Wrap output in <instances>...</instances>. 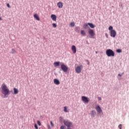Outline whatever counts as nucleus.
Masks as SVG:
<instances>
[{
    "instance_id": "1",
    "label": "nucleus",
    "mask_w": 129,
    "mask_h": 129,
    "mask_svg": "<svg viewBox=\"0 0 129 129\" xmlns=\"http://www.w3.org/2000/svg\"><path fill=\"white\" fill-rule=\"evenodd\" d=\"M2 88L3 94L5 96L8 95L10 93V90L9 89L7 86L6 84H3L2 85Z\"/></svg>"
},
{
    "instance_id": "2",
    "label": "nucleus",
    "mask_w": 129,
    "mask_h": 129,
    "mask_svg": "<svg viewBox=\"0 0 129 129\" xmlns=\"http://www.w3.org/2000/svg\"><path fill=\"white\" fill-rule=\"evenodd\" d=\"M106 54L108 57H113L114 56L115 53L112 50L108 49L106 50Z\"/></svg>"
},
{
    "instance_id": "3",
    "label": "nucleus",
    "mask_w": 129,
    "mask_h": 129,
    "mask_svg": "<svg viewBox=\"0 0 129 129\" xmlns=\"http://www.w3.org/2000/svg\"><path fill=\"white\" fill-rule=\"evenodd\" d=\"M63 124H64V125L67 126L68 127H71L73 126L72 122L69 120H64Z\"/></svg>"
},
{
    "instance_id": "4",
    "label": "nucleus",
    "mask_w": 129,
    "mask_h": 129,
    "mask_svg": "<svg viewBox=\"0 0 129 129\" xmlns=\"http://www.w3.org/2000/svg\"><path fill=\"white\" fill-rule=\"evenodd\" d=\"M82 101L84 102V103L87 104L89 102V98L86 96H82Z\"/></svg>"
},
{
    "instance_id": "5",
    "label": "nucleus",
    "mask_w": 129,
    "mask_h": 129,
    "mask_svg": "<svg viewBox=\"0 0 129 129\" xmlns=\"http://www.w3.org/2000/svg\"><path fill=\"white\" fill-rule=\"evenodd\" d=\"M60 68H61V70H62L63 72H67L68 71V68L63 63L61 64Z\"/></svg>"
},
{
    "instance_id": "6",
    "label": "nucleus",
    "mask_w": 129,
    "mask_h": 129,
    "mask_svg": "<svg viewBox=\"0 0 129 129\" xmlns=\"http://www.w3.org/2000/svg\"><path fill=\"white\" fill-rule=\"evenodd\" d=\"M116 35V32L115 30H111L110 31V36L111 37L114 38Z\"/></svg>"
},
{
    "instance_id": "7",
    "label": "nucleus",
    "mask_w": 129,
    "mask_h": 129,
    "mask_svg": "<svg viewBox=\"0 0 129 129\" xmlns=\"http://www.w3.org/2000/svg\"><path fill=\"white\" fill-rule=\"evenodd\" d=\"M82 68V65L77 67V68H76V72H77V74H80L81 73Z\"/></svg>"
},
{
    "instance_id": "8",
    "label": "nucleus",
    "mask_w": 129,
    "mask_h": 129,
    "mask_svg": "<svg viewBox=\"0 0 129 129\" xmlns=\"http://www.w3.org/2000/svg\"><path fill=\"white\" fill-rule=\"evenodd\" d=\"M89 34H90V36H91V37H93L95 35V33L93 29H89Z\"/></svg>"
},
{
    "instance_id": "9",
    "label": "nucleus",
    "mask_w": 129,
    "mask_h": 129,
    "mask_svg": "<svg viewBox=\"0 0 129 129\" xmlns=\"http://www.w3.org/2000/svg\"><path fill=\"white\" fill-rule=\"evenodd\" d=\"M96 110L98 113H100L102 112V110L100 106L97 105L96 106Z\"/></svg>"
},
{
    "instance_id": "10",
    "label": "nucleus",
    "mask_w": 129,
    "mask_h": 129,
    "mask_svg": "<svg viewBox=\"0 0 129 129\" xmlns=\"http://www.w3.org/2000/svg\"><path fill=\"white\" fill-rule=\"evenodd\" d=\"M50 18H51V20L53 21H56L57 20V17L55 15L51 14V16H50Z\"/></svg>"
},
{
    "instance_id": "11",
    "label": "nucleus",
    "mask_w": 129,
    "mask_h": 129,
    "mask_svg": "<svg viewBox=\"0 0 129 129\" xmlns=\"http://www.w3.org/2000/svg\"><path fill=\"white\" fill-rule=\"evenodd\" d=\"M56 6H57V7H58V8L62 9L63 7V3L61 2H59L57 3Z\"/></svg>"
},
{
    "instance_id": "12",
    "label": "nucleus",
    "mask_w": 129,
    "mask_h": 129,
    "mask_svg": "<svg viewBox=\"0 0 129 129\" xmlns=\"http://www.w3.org/2000/svg\"><path fill=\"white\" fill-rule=\"evenodd\" d=\"M72 51H73V52H74V54L76 53L77 52V49L75 45L72 46Z\"/></svg>"
},
{
    "instance_id": "13",
    "label": "nucleus",
    "mask_w": 129,
    "mask_h": 129,
    "mask_svg": "<svg viewBox=\"0 0 129 129\" xmlns=\"http://www.w3.org/2000/svg\"><path fill=\"white\" fill-rule=\"evenodd\" d=\"M53 83H54V84L56 85H58L60 84V81L57 79H54L53 80Z\"/></svg>"
},
{
    "instance_id": "14",
    "label": "nucleus",
    "mask_w": 129,
    "mask_h": 129,
    "mask_svg": "<svg viewBox=\"0 0 129 129\" xmlns=\"http://www.w3.org/2000/svg\"><path fill=\"white\" fill-rule=\"evenodd\" d=\"M33 17H34V19H35V20H36L37 21H40V18L37 14H34V15H33Z\"/></svg>"
},
{
    "instance_id": "15",
    "label": "nucleus",
    "mask_w": 129,
    "mask_h": 129,
    "mask_svg": "<svg viewBox=\"0 0 129 129\" xmlns=\"http://www.w3.org/2000/svg\"><path fill=\"white\" fill-rule=\"evenodd\" d=\"M88 25L90 26V27L92 29L95 27V26L93 23H88Z\"/></svg>"
},
{
    "instance_id": "16",
    "label": "nucleus",
    "mask_w": 129,
    "mask_h": 129,
    "mask_svg": "<svg viewBox=\"0 0 129 129\" xmlns=\"http://www.w3.org/2000/svg\"><path fill=\"white\" fill-rule=\"evenodd\" d=\"M96 114V112L95 110H92L91 112V115L93 117H95V115Z\"/></svg>"
},
{
    "instance_id": "17",
    "label": "nucleus",
    "mask_w": 129,
    "mask_h": 129,
    "mask_svg": "<svg viewBox=\"0 0 129 129\" xmlns=\"http://www.w3.org/2000/svg\"><path fill=\"white\" fill-rule=\"evenodd\" d=\"M14 94L15 95H16V94H18V93H19V90L16 88H14Z\"/></svg>"
},
{
    "instance_id": "18",
    "label": "nucleus",
    "mask_w": 129,
    "mask_h": 129,
    "mask_svg": "<svg viewBox=\"0 0 129 129\" xmlns=\"http://www.w3.org/2000/svg\"><path fill=\"white\" fill-rule=\"evenodd\" d=\"M60 62L59 61H56L53 63L55 67L59 66Z\"/></svg>"
},
{
    "instance_id": "19",
    "label": "nucleus",
    "mask_w": 129,
    "mask_h": 129,
    "mask_svg": "<svg viewBox=\"0 0 129 129\" xmlns=\"http://www.w3.org/2000/svg\"><path fill=\"white\" fill-rule=\"evenodd\" d=\"M81 34H82V35L85 36L86 35L85 31L84 30H81Z\"/></svg>"
},
{
    "instance_id": "20",
    "label": "nucleus",
    "mask_w": 129,
    "mask_h": 129,
    "mask_svg": "<svg viewBox=\"0 0 129 129\" xmlns=\"http://www.w3.org/2000/svg\"><path fill=\"white\" fill-rule=\"evenodd\" d=\"M88 26V24H85V25H84V29H87Z\"/></svg>"
},
{
    "instance_id": "21",
    "label": "nucleus",
    "mask_w": 129,
    "mask_h": 129,
    "mask_svg": "<svg viewBox=\"0 0 129 129\" xmlns=\"http://www.w3.org/2000/svg\"><path fill=\"white\" fill-rule=\"evenodd\" d=\"M108 30L110 31L113 30V27L112 26H109V27H108Z\"/></svg>"
},
{
    "instance_id": "22",
    "label": "nucleus",
    "mask_w": 129,
    "mask_h": 129,
    "mask_svg": "<svg viewBox=\"0 0 129 129\" xmlns=\"http://www.w3.org/2000/svg\"><path fill=\"white\" fill-rule=\"evenodd\" d=\"M63 111H64V112H68V111L67 110V108L66 106H64L63 107Z\"/></svg>"
},
{
    "instance_id": "23",
    "label": "nucleus",
    "mask_w": 129,
    "mask_h": 129,
    "mask_svg": "<svg viewBox=\"0 0 129 129\" xmlns=\"http://www.w3.org/2000/svg\"><path fill=\"white\" fill-rule=\"evenodd\" d=\"M70 25L72 27H74L75 26V24L74 22H72L71 23Z\"/></svg>"
},
{
    "instance_id": "24",
    "label": "nucleus",
    "mask_w": 129,
    "mask_h": 129,
    "mask_svg": "<svg viewBox=\"0 0 129 129\" xmlns=\"http://www.w3.org/2000/svg\"><path fill=\"white\" fill-rule=\"evenodd\" d=\"M57 27V25L55 23H52V27L55 28Z\"/></svg>"
},
{
    "instance_id": "25",
    "label": "nucleus",
    "mask_w": 129,
    "mask_h": 129,
    "mask_svg": "<svg viewBox=\"0 0 129 129\" xmlns=\"http://www.w3.org/2000/svg\"><path fill=\"white\" fill-rule=\"evenodd\" d=\"M121 51H122L120 49H117V50H116V52H117V53H121Z\"/></svg>"
},
{
    "instance_id": "26",
    "label": "nucleus",
    "mask_w": 129,
    "mask_h": 129,
    "mask_svg": "<svg viewBox=\"0 0 129 129\" xmlns=\"http://www.w3.org/2000/svg\"><path fill=\"white\" fill-rule=\"evenodd\" d=\"M12 53H13V54L16 53V51L14 49H12Z\"/></svg>"
},
{
    "instance_id": "27",
    "label": "nucleus",
    "mask_w": 129,
    "mask_h": 129,
    "mask_svg": "<svg viewBox=\"0 0 129 129\" xmlns=\"http://www.w3.org/2000/svg\"><path fill=\"white\" fill-rule=\"evenodd\" d=\"M66 127L64 125L60 126V129H65Z\"/></svg>"
},
{
    "instance_id": "28",
    "label": "nucleus",
    "mask_w": 129,
    "mask_h": 129,
    "mask_svg": "<svg viewBox=\"0 0 129 129\" xmlns=\"http://www.w3.org/2000/svg\"><path fill=\"white\" fill-rule=\"evenodd\" d=\"M63 120V117L60 116L59 117V121H60V122H61Z\"/></svg>"
},
{
    "instance_id": "29",
    "label": "nucleus",
    "mask_w": 129,
    "mask_h": 129,
    "mask_svg": "<svg viewBox=\"0 0 129 129\" xmlns=\"http://www.w3.org/2000/svg\"><path fill=\"white\" fill-rule=\"evenodd\" d=\"M37 124H38L39 126L41 125V122L39 120H37Z\"/></svg>"
},
{
    "instance_id": "30",
    "label": "nucleus",
    "mask_w": 129,
    "mask_h": 129,
    "mask_svg": "<svg viewBox=\"0 0 129 129\" xmlns=\"http://www.w3.org/2000/svg\"><path fill=\"white\" fill-rule=\"evenodd\" d=\"M34 127H35V129H38V126L36 123L34 124Z\"/></svg>"
},
{
    "instance_id": "31",
    "label": "nucleus",
    "mask_w": 129,
    "mask_h": 129,
    "mask_svg": "<svg viewBox=\"0 0 129 129\" xmlns=\"http://www.w3.org/2000/svg\"><path fill=\"white\" fill-rule=\"evenodd\" d=\"M118 128H119V129H122V124H120L118 125Z\"/></svg>"
},
{
    "instance_id": "32",
    "label": "nucleus",
    "mask_w": 129,
    "mask_h": 129,
    "mask_svg": "<svg viewBox=\"0 0 129 129\" xmlns=\"http://www.w3.org/2000/svg\"><path fill=\"white\" fill-rule=\"evenodd\" d=\"M50 124H51V126H52V127L54 126V124H53V123L52 122V121H50Z\"/></svg>"
},
{
    "instance_id": "33",
    "label": "nucleus",
    "mask_w": 129,
    "mask_h": 129,
    "mask_svg": "<svg viewBox=\"0 0 129 129\" xmlns=\"http://www.w3.org/2000/svg\"><path fill=\"white\" fill-rule=\"evenodd\" d=\"M98 100H99V101H100V100H102V98H101V97H98Z\"/></svg>"
},
{
    "instance_id": "34",
    "label": "nucleus",
    "mask_w": 129,
    "mask_h": 129,
    "mask_svg": "<svg viewBox=\"0 0 129 129\" xmlns=\"http://www.w3.org/2000/svg\"><path fill=\"white\" fill-rule=\"evenodd\" d=\"M47 128H48V129H51V127H50V126L49 124H47Z\"/></svg>"
},
{
    "instance_id": "35",
    "label": "nucleus",
    "mask_w": 129,
    "mask_h": 129,
    "mask_svg": "<svg viewBox=\"0 0 129 129\" xmlns=\"http://www.w3.org/2000/svg\"><path fill=\"white\" fill-rule=\"evenodd\" d=\"M123 74V73H122L121 74H118V76H119V77H121Z\"/></svg>"
},
{
    "instance_id": "36",
    "label": "nucleus",
    "mask_w": 129,
    "mask_h": 129,
    "mask_svg": "<svg viewBox=\"0 0 129 129\" xmlns=\"http://www.w3.org/2000/svg\"><path fill=\"white\" fill-rule=\"evenodd\" d=\"M7 7H8L9 8H11L10 5L9 4H7Z\"/></svg>"
},
{
    "instance_id": "37",
    "label": "nucleus",
    "mask_w": 129,
    "mask_h": 129,
    "mask_svg": "<svg viewBox=\"0 0 129 129\" xmlns=\"http://www.w3.org/2000/svg\"><path fill=\"white\" fill-rule=\"evenodd\" d=\"M2 20H3V19L1 17H0V21H2Z\"/></svg>"
},
{
    "instance_id": "38",
    "label": "nucleus",
    "mask_w": 129,
    "mask_h": 129,
    "mask_svg": "<svg viewBox=\"0 0 129 129\" xmlns=\"http://www.w3.org/2000/svg\"><path fill=\"white\" fill-rule=\"evenodd\" d=\"M76 30L78 29V27H76Z\"/></svg>"
},
{
    "instance_id": "39",
    "label": "nucleus",
    "mask_w": 129,
    "mask_h": 129,
    "mask_svg": "<svg viewBox=\"0 0 129 129\" xmlns=\"http://www.w3.org/2000/svg\"><path fill=\"white\" fill-rule=\"evenodd\" d=\"M98 52L97 51H96V54H97Z\"/></svg>"
}]
</instances>
